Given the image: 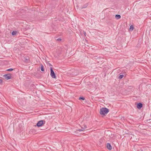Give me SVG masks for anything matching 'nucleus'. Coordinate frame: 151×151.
<instances>
[{
  "mask_svg": "<svg viewBox=\"0 0 151 151\" xmlns=\"http://www.w3.org/2000/svg\"><path fill=\"white\" fill-rule=\"evenodd\" d=\"M109 112V109L105 107L102 108L100 110V113L101 115H105L107 114Z\"/></svg>",
  "mask_w": 151,
  "mask_h": 151,
  "instance_id": "f257e3e1",
  "label": "nucleus"
},
{
  "mask_svg": "<svg viewBox=\"0 0 151 151\" xmlns=\"http://www.w3.org/2000/svg\"><path fill=\"white\" fill-rule=\"evenodd\" d=\"M17 32L16 31H13L12 33V35H14L16 34Z\"/></svg>",
  "mask_w": 151,
  "mask_h": 151,
  "instance_id": "9d476101",
  "label": "nucleus"
},
{
  "mask_svg": "<svg viewBox=\"0 0 151 151\" xmlns=\"http://www.w3.org/2000/svg\"><path fill=\"white\" fill-rule=\"evenodd\" d=\"M137 107L138 109H140L142 108V103H138L137 105Z\"/></svg>",
  "mask_w": 151,
  "mask_h": 151,
  "instance_id": "423d86ee",
  "label": "nucleus"
},
{
  "mask_svg": "<svg viewBox=\"0 0 151 151\" xmlns=\"http://www.w3.org/2000/svg\"><path fill=\"white\" fill-rule=\"evenodd\" d=\"M124 76V75H120L119 77V79H121Z\"/></svg>",
  "mask_w": 151,
  "mask_h": 151,
  "instance_id": "9b49d317",
  "label": "nucleus"
},
{
  "mask_svg": "<svg viewBox=\"0 0 151 151\" xmlns=\"http://www.w3.org/2000/svg\"><path fill=\"white\" fill-rule=\"evenodd\" d=\"M57 40L58 41H61V39H60V38H58L57 39Z\"/></svg>",
  "mask_w": 151,
  "mask_h": 151,
  "instance_id": "dca6fc26",
  "label": "nucleus"
},
{
  "mask_svg": "<svg viewBox=\"0 0 151 151\" xmlns=\"http://www.w3.org/2000/svg\"><path fill=\"white\" fill-rule=\"evenodd\" d=\"M86 128V126H84V127L83 128L82 127V129H80L78 130L80 131H82L84 130V129H85Z\"/></svg>",
  "mask_w": 151,
  "mask_h": 151,
  "instance_id": "f8f14e48",
  "label": "nucleus"
},
{
  "mask_svg": "<svg viewBox=\"0 0 151 151\" xmlns=\"http://www.w3.org/2000/svg\"><path fill=\"white\" fill-rule=\"evenodd\" d=\"M106 147L109 150H111L112 149V147L109 143H108L107 144Z\"/></svg>",
  "mask_w": 151,
  "mask_h": 151,
  "instance_id": "39448f33",
  "label": "nucleus"
},
{
  "mask_svg": "<svg viewBox=\"0 0 151 151\" xmlns=\"http://www.w3.org/2000/svg\"><path fill=\"white\" fill-rule=\"evenodd\" d=\"M79 100L82 99L83 100H84L85 99L84 97H80L79 99Z\"/></svg>",
  "mask_w": 151,
  "mask_h": 151,
  "instance_id": "4468645a",
  "label": "nucleus"
},
{
  "mask_svg": "<svg viewBox=\"0 0 151 151\" xmlns=\"http://www.w3.org/2000/svg\"><path fill=\"white\" fill-rule=\"evenodd\" d=\"M43 124V121L42 120H40L38 122L36 125L38 127H41Z\"/></svg>",
  "mask_w": 151,
  "mask_h": 151,
  "instance_id": "20e7f679",
  "label": "nucleus"
},
{
  "mask_svg": "<svg viewBox=\"0 0 151 151\" xmlns=\"http://www.w3.org/2000/svg\"><path fill=\"white\" fill-rule=\"evenodd\" d=\"M2 82V80L1 79H0V83H1Z\"/></svg>",
  "mask_w": 151,
  "mask_h": 151,
  "instance_id": "2eb2a0df",
  "label": "nucleus"
},
{
  "mask_svg": "<svg viewBox=\"0 0 151 151\" xmlns=\"http://www.w3.org/2000/svg\"><path fill=\"white\" fill-rule=\"evenodd\" d=\"M41 70L42 71H44V66L42 65H41Z\"/></svg>",
  "mask_w": 151,
  "mask_h": 151,
  "instance_id": "1a4fd4ad",
  "label": "nucleus"
},
{
  "mask_svg": "<svg viewBox=\"0 0 151 151\" xmlns=\"http://www.w3.org/2000/svg\"><path fill=\"white\" fill-rule=\"evenodd\" d=\"M86 6H83V7H82V8H85L86 7Z\"/></svg>",
  "mask_w": 151,
  "mask_h": 151,
  "instance_id": "f3484780",
  "label": "nucleus"
},
{
  "mask_svg": "<svg viewBox=\"0 0 151 151\" xmlns=\"http://www.w3.org/2000/svg\"><path fill=\"white\" fill-rule=\"evenodd\" d=\"M13 70L14 69L12 68H10L7 70H6L9 71H13Z\"/></svg>",
  "mask_w": 151,
  "mask_h": 151,
  "instance_id": "ddd939ff",
  "label": "nucleus"
},
{
  "mask_svg": "<svg viewBox=\"0 0 151 151\" xmlns=\"http://www.w3.org/2000/svg\"><path fill=\"white\" fill-rule=\"evenodd\" d=\"M115 18L116 19H119L121 18V16L119 14H116L115 16Z\"/></svg>",
  "mask_w": 151,
  "mask_h": 151,
  "instance_id": "0eeeda50",
  "label": "nucleus"
},
{
  "mask_svg": "<svg viewBox=\"0 0 151 151\" xmlns=\"http://www.w3.org/2000/svg\"><path fill=\"white\" fill-rule=\"evenodd\" d=\"M143 104H142V107H143Z\"/></svg>",
  "mask_w": 151,
  "mask_h": 151,
  "instance_id": "a211bd4d",
  "label": "nucleus"
},
{
  "mask_svg": "<svg viewBox=\"0 0 151 151\" xmlns=\"http://www.w3.org/2000/svg\"><path fill=\"white\" fill-rule=\"evenodd\" d=\"M133 28H134V27L133 25H131V26H130L129 29V31H132L133 30Z\"/></svg>",
  "mask_w": 151,
  "mask_h": 151,
  "instance_id": "6e6552de",
  "label": "nucleus"
},
{
  "mask_svg": "<svg viewBox=\"0 0 151 151\" xmlns=\"http://www.w3.org/2000/svg\"><path fill=\"white\" fill-rule=\"evenodd\" d=\"M11 74L10 73H8L4 75L3 76L4 77L6 80H9L12 78Z\"/></svg>",
  "mask_w": 151,
  "mask_h": 151,
  "instance_id": "7ed1b4c3",
  "label": "nucleus"
},
{
  "mask_svg": "<svg viewBox=\"0 0 151 151\" xmlns=\"http://www.w3.org/2000/svg\"><path fill=\"white\" fill-rule=\"evenodd\" d=\"M50 76L51 77L54 78H56V76L55 73L54 72L52 67L50 68Z\"/></svg>",
  "mask_w": 151,
  "mask_h": 151,
  "instance_id": "f03ea898",
  "label": "nucleus"
}]
</instances>
